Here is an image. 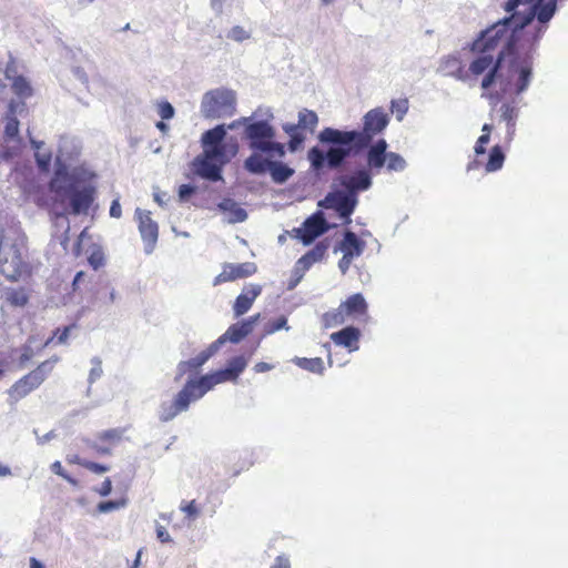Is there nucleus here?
<instances>
[{
	"instance_id": "f257e3e1",
	"label": "nucleus",
	"mask_w": 568,
	"mask_h": 568,
	"mask_svg": "<svg viewBox=\"0 0 568 568\" xmlns=\"http://www.w3.org/2000/svg\"><path fill=\"white\" fill-rule=\"evenodd\" d=\"M388 122V114L382 108H375L364 115L362 131L324 128L318 134V141L332 146L326 152L317 146L311 148L307 152L311 168L316 172L325 168L331 170L341 168L348 156L356 155L368 148L373 138L382 133Z\"/></svg>"
},
{
	"instance_id": "f03ea898",
	"label": "nucleus",
	"mask_w": 568,
	"mask_h": 568,
	"mask_svg": "<svg viewBox=\"0 0 568 568\" xmlns=\"http://www.w3.org/2000/svg\"><path fill=\"white\" fill-rule=\"evenodd\" d=\"M515 14L504 18L486 30H483L471 42L470 51L476 57H485L491 60V65L486 70L480 87L489 89L498 79L503 78L504 63L518 52L517 42L523 33L518 24L513 28Z\"/></svg>"
},
{
	"instance_id": "7ed1b4c3",
	"label": "nucleus",
	"mask_w": 568,
	"mask_h": 568,
	"mask_svg": "<svg viewBox=\"0 0 568 568\" xmlns=\"http://www.w3.org/2000/svg\"><path fill=\"white\" fill-rule=\"evenodd\" d=\"M246 365L247 362L244 356H236L229 362L224 369L189 379L171 402L161 403L159 419L163 423L174 419L181 413L186 412L191 403L202 398L216 384L235 381L245 369Z\"/></svg>"
},
{
	"instance_id": "20e7f679",
	"label": "nucleus",
	"mask_w": 568,
	"mask_h": 568,
	"mask_svg": "<svg viewBox=\"0 0 568 568\" xmlns=\"http://www.w3.org/2000/svg\"><path fill=\"white\" fill-rule=\"evenodd\" d=\"M226 135L224 124L205 131L202 134L201 143L203 152L193 162L195 172L210 181L222 180V169L239 152V144L235 139L223 143Z\"/></svg>"
},
{
	"instance_id": "39448f33",
	"label": "nucleus",
	"mask_w": 568,
	"mask_h": 568,
	"mask_svg": "<svg viewBox=\"0 0 568 568\" xmlns=\"http://www.w3.org/2000/svg\"><path fill=\"white\" fill-rule=\"evenodd\" d=\"M243 138L248 142L253 153L278 159L285 155L284 144L275 141V129L266 120L247 123Z\"/></svg>"
},
{
	"instance_id": "423d86ee",
	"label": "nucleus",
	"mask_w": 568,
	"mask_h": 568,
	"mask_svg": "<svg viewBox=\"0 0 568 568\" xmlns=\"http://www.w3.org/2000/svg\"><path fill=\"white\" fill-rule=\"evenodd\" d=\"M0 273L10 282L31 276L32 267L17 243L0 241Z\"/></svg>"
},
{
	"instance_id": "0eeeda50",
	"label": "nucleus",
	"mask_w": 568,
	"mask_h": 568,
	"mask_svg": "<svg viewBox=\"0 0 568 568\" xmlns=\"http://www.w3.org/2000/svg\"><path fill=\"white\" fill-rule=\"evenodd\" d=\"M58 357L40 363L34 369L16 381L8 389V399L11 405L17 404L33 390L39 388L51 374Z\"/></svg>"
},
{
	"instance_id": "6e6552de",
	"label": "nucleus",
	"mask_w": 568,
	"mask_h": 568,
	"mask_svg": "<svg viewBox=\"0 0 568 568\" xmlns=\"http://www.w3.org/2000/svg\"><path fill=\"white\" fill-rule=\"evenodd\" d=\"M368 318V305L361 293L348 296L338 308L326 312L322 316L323 325L326 328L342 325L347 320H359L366 322Z\"/></svg>"
},
{
	"instance_id": "1a4fd4ad",
	"label": "nucleus",
	"mask_w": 568,
	"mask_h": 568,
	"mask_svg": "<svg viewBox=\"0 0 568 568\" xmlns=\"http://www.w3.org/2000/svg\"><path fill=\"white\" fill-rule=\"evenodd\" d=\"M236 110L234 91L217 88L207 91L201 101V113L205 119H221L232 116Z\"/></svg>"
},
{
	"instance_id": "9d476101",
	"label": "nucleus",
	"mask_w": 568,
	"mask_h": 568,
	"mask_svg": "<svg viewBox=\"0 0 568 568\" xmlns=\"http://www.w3.org/2000/svg\"><path fill=\"white\" fill-rule=\"evenodd\" d=\"M491 65V60L485 57H476L473 59L468 68L463 65L462 60L456 55H448L443 61V69L447 74L463 82L477 79L485 75L486 70Z\"/></svg>"
},
{
	"instance_id": "9b49d317",
	"label": "nucleus",
	"mask_w": 568,
	"mask_h": 568,
	"mask_svg": "<svg viewBox=\"0 0 568 568\" xmlns=\"http://www.w3.org/2000/svg\"><path fill=\"white\" fill-rule=\"evenodd\" d=\"M244 168L253 174H262L270 171L275 183H284L294 174V170L288 165L278 161H272L268 158L264 159L257 153H252L244 161Z\"/></svg>"
},
{
	"instance_id": "f8f14e48",
	"label": "nucleus",
	"mask_w": 568,
	"mask_h": 568,
	"mask_svg": "<svg viewBox=\"0 0 568 568\" xmlns=\"http://www.w3.org/2000/svg\"><path fill=\"white\" fill-rule=\"evenodd\" d=\"M318 123L317 114L312 111L304 109L298 113V123H285L283 124V131L290 136L287 148L291 152H295L304 143L306 135L302 130H310L313 132Z\"/></svg>"
},
{
	"instance_id": "ddd939ff",
	"label": "nucleus",
	"mask_w": 568,
	"mask_h": 568,
	"mask_svg": "<svg viewBox=\"0 0 568 568\" xmlns=\"http://www.w3.org/2000/svg\"><path fill=\"white\" fill-rule=\"evenodd\" d=\"M357 204L358 197L346 194L343 191L329 192L325 199L318 203L322 207L336 211L339 217L345 220L346 224L352 222L351 215L354 213Z\"/></svg>"
},
{
	"instance_id": "4468645a",
	"label": "nucleus",
	"mask_w": 568,
	"mask_h": 568,
	"mask_svg": "<svg viewBox=\"0 0 568 568\" xmlns=\"http://www.w3.org/2000/svg\"><path fill=\"white\" fill-rule=\"evenodd\" d=\"M506 62H508L509 71L517 74L514 85L516 93L520 94L529 87L532 75V55L530 53H526L520 57L517 52Z\"/></svg>"
},
{
	"instance_id": "2eb2a0df",
	"label": "nucleus",
	"mask_w": 568,
	"mask_h": 568,
	"mask_svg": "<svg viewBox=\"0 0 568 568\" xmlns=\"http://www.w3.org/2000/svg\"><path fill=\"white\" fill-rule=\"evenodd\" d=\"M135 217L138 221L139 232L141 234L142 241L144 243L145 252L151 253L154 250L155 244L158 242L159 225L151 217L150 211L136 209Z\"/></svg>"
},
{
	"instance_id": "dca6fc26",
	"label": "nucleus",
	"mask_w": 568,
	"mask_h": 568,
	"mask_svg": "<svg viewBox=\"0 0 568 568\" xmlns=\"http://www.w3.org/2000/svg\"><path fill=\"white\" fill-rule=\"evenodd\" d=\"M49 190L53 194L52 196V209L61 207V211H57V216H63L65 214V199L74 190L73 184L69 182L67 174L57 173L49 183Z\"/></svg>"
},
{
	"instance_id": "f3484780",
	"label": "nucleus",
	"mask_w": 568,
	"mask_h": 568,
	"mask_svg": "<svg viewBox=\"0 0 568 568\" xmlns=\"http://www.w3.org/2000/svg\"><path fill=\"white\" fill-rule=\"evenodd\" d=\"M328 230L326 220L321 212L314 213L307 217L301 227L296 229V236L304 245H310L316 237Z\"/></svg>"
},
{
	"instance_id": "a211bd4d",
	"label": "nucleus",
	"mask_w": 568,
	"mask_h": 568,
	"mask_svg": "<svg viewBox=\"0 0 568 568\" xmlns=\"http://www.w3.org/2000/svg\"><path fill=\"white\" fill-rule=\"evenodd\" d=\"M256 272L257 266L253 262H244L240 264L225 263L222 272L214 277L213 285L246 278L254 275Z\"/></svg>"
},
{
	"instance_id": "6ab92c4d",
	"label": "nucleus",
	"mask_w": 568,
	"mask_h": 568,
	"mask_svg": "<svg viewBox=\"0 0 568 568\" xmlns=\"http://www.w3.org/2000/svg\"><path fill=\"white\" fill-rule=\"evenodd\" d=\"M338 184L345 189L346 194L358 197V193L372 186V178L367 170H357L353 174H345L338 178Z\"/></svg>"
},
{
	"instance_id": "aec40b11",
	"label": "nucleus",
	"mask_w": 568,
	"mask_h": 568,
	"mask_svg": "<svg viewBox=\"0 0 568 568\" xmlns=\"http://www.w3.org/2000/svg\"><path fill=\"white\" fill-rule=\"evenodd\" d=\"M258 318L260 314H256L248 317L247 320L232 324L226 329V332L213 343L216 344V347L219 349L221 345H223L227 341L232 343L241 342L244 337H246L248 334L253 332L254 325Z\"/></svg>"
},
{
	"instance_id": "412c9836",
	"label": "nucleus",
	"mask_w": 568,
	"mask_h": 568,
	"mask_svg": "<svg viewBox=\"0 0 568 568\" xmlns=\"http://www.w3.org/2000/svg\"><path fill=\"white\" fill-rule=\"evenodd\" d=\"M557 1L558 0H549L547 3H544V0L532 1L531 11L523 18V21L518 23V27L524 29L525 26L530 23L534 17H537V20L540 23H547L557 10Z\"/></svg>"
},
{
	"instance_id": "4be33fe9",
	"label": "nucleus",
	"mask_w": 568,
	"mask_h": 568,
	"mask_svg": "<svg viewBox=\"0 0 568 568\" xmlns=\"http://www.w3.org/2000/svg\"><path fill=\"white\" fill-rule=\"evenodd\" d=\"M361 331L354 326H346L338 332L331 334V339L337 346H343L349 352L359 348Z\"/></svg>"
},
{
	"instance_id": "5701e85b",
	"label": "nucleus",
	"mask_w": 568,
	"mask_h": 568,
	"mask_svg": "<svg viewBox=\"0 0 568 568\" xmlns=\"http://www.w3.org/2000/svg\"><path fill=\"white\" fill-rule=\"evenodd\" d=\"M217 351L216 344L212 343L195 357L180 362L178 365L179 376L197 372Z\"/></svg>"
},
{
	"instance_id": "b1692460",
	"label": "nucleus",
	"mask_w": 568,
	"mask_h": 568,
	"mask_svg": "<svg viewBox=\"0 0 568 568\" xmlns=\"http://www.w3.org/2000/svg\"><path fill=\"white\" fill-rule=\"evenodd\" d=\"M71 204V213L77 215L80 213H88L94 200V190L92 187H84L82 190H73L69 195Z\"/></svg>"
},
{
	"instance_id": "393cba45",
	"label": "nucleus",
	"mask_w": 568,
	"mask_h": 568,
	"mask_svg": "<svg viewBox=\"0 0 568 568\" xmlns=\"http://www.w3.org/2000/svg\"><path fill=\"white\" fill-rule=\"evenodd\" d=\"M329 247V240L325 239L315 244L313 248L298 258L297 264L302 270H308L313 264L323 261Z\"/></svg>"
},
{
	"instance_id": "a878e982",
	"label": "nucleus",
	"mask_w": 568,
	"mask_h": 568,
	"mask_svg": "<svg viewBox=\"0 0 568 568\" xmlns=\"http://www.w3.org/2000/svg\"><path fill=\"white\" fill-rule=\"evenodd\" d=\"M262 287L260 285H250L240 294L233 305L235 316L245 314L253 305L256 297L261 294Z\"/></svg>"
},
{
	"instance_id": "bb28decb",
	"label": "nucleus",
	"mask_w": 568,
	"mask_h": 568,
	"mask_svg": "<svg viewBox=\"0 0 568 568\" xmlns=\"http://www.w3.org/2000/svg\"><path fill=\"white\" fill-rule=\"evenodd\" d=\"M29 290L19 287H6L1 293L2 302L10 307H24L29 303Z\"/></svg>"
},
{
	"instance_id": "cd10ccee",
	"label": "nucleus",
	"mask_w": 568,
	"mask_h": 568,
	"mask_svg": "<svg viewBox=\"0 0 568 568\" xmlns=\"http://www.w3.org/2000/svg\"><path fill=\"white\" fill-rule=\"evenodd\" d=\"M369 149L367 151V165L372 170H379L384 166L386 162V150H387V142L384 139H379L376 141L373 145H368Z\"/></svg>"
},
{
	"instance_id": "c85d7f7f",
	"label": "nucleus",
	"mask_w": 568,
	"mask_h": 568,
	"mask_svg": "<svg viewBox=\"0 0 568 568\" xmlns=\"http://www.w3.org/2000/svg\"><path fill=\"white\" fill-rule=\"evenodd\" d=\"M26 110V103L24 102H17L14 100H11L8 104V112H7V123L4 128V134L12 139L16 138L19 133V121L17 119V113H21Z\"/></svg>"
},
{
	"instance_id": "c756f323",
	"label": "nucleus",
	"mask_w": 568,
	"mask_h": 568,
	"mask_svg": "<svg viewBox=\"0 0 568 568\" xmlns=\"http://www.w3.org/2000/svg\"><path fill=\"white\" fill-rule=\"evenodd\" d=\"M366 246V243L361 240L354 232L346 231L343 240L339 243V250L344 253H351V257H358L362 255Z\"/></svg>"
},
{
	"instance_id": "7c9ffc66",
	"label": "nucleus",
	"mask_w": 568,
	"mask_h": 568,
	"mask_svg": "<svg viewBox=\"0 0 568 568\" xmlns=\"http://www.w3.org/2000/svg\"><path fill=\"white\" fill-rule=\"evenodd\" d=\"M500 111L501 120L505 121L507 125V143H510L516 131L517 109L509 103H504Z\"/></svg>"
},
{
	"instance_id": "2f4dec72",
	"label": "nucleus",
	"mask_w": 568,
	"mask_h": 568,
	"mask_svg": "<svg viewBox=\"0 0 568 568\" xmlns=\"http://www.w3.org/2000/svg\"><path fill=\"white\" fill-rule=\"evenodd\" d=\"M11 90L21 101L24 102L26 99L32 97L33 88L31 87L29 80L23 75L16 77L13 81H11Z\"/></svg>"
},
{
	"instance_id": "473e14b6",
	"label": "nucleus",
	"mask_w": 568,
	"mask_h": 568,
	"mask_svg": "<svg viewBox=\"0 0 568 568\" xmlns=\"http://www.w3.org/2000/svg\"><path fill=\"white\" fill-rule=\"evenodd\" d=\"M293 363L297 365L300 368L305 369L311 373L322 375L324 373V362L321 357L306 358V357H295Z\"/></svg>"
},
{
	"instance_id": "72a5a7b5",
	"label": "nucleus",
	"mask_w": 568,
	"mask_h": 568,
	"mask_svg": "<svg viewBox=\"0 0 568 568\" xmlns=\"http://www.w3.org/2000/svg\"><path fill=\"white\" fill-rule=\"evenodd\" d=\"M505 154L499 145H495L489 153L487 163L485 164L486 172H496L504 165Z\"/></svg>"
},
{
	"instance_id": "f704fd0d",
	"label": "nucleus",
	"mask_w": 568,
	"mask_h": 568,
	"mask_svg": "<svg viewBox=\"0 0 568 568\" xmlns=\"http://www.w3.org/2000/svg\"><path fill=\"white\" fill-rule=\"evenodd\" d=\"M219 207L222 211L232 212L234 214L235 222H243L247 217L246 211L231 199H224L221 203H219Z\"/></svg>"
},
{
	"instance_id": "c9c22d12",
	"label": "nucleus",
	"mask_w": 568,
	"mask_h": 568,
	"mask_svg": "<svg viewBox=\"0 0 568 568\" xmlns=\"http://www.w3.org/2000/svg\"><path fill=\"white\" fill-rule=\"evenodd\" d=\"M125 428L106 429L98 434V439L102 443L113 445L115 443H119L123 438Z\"/></svg>"
},
{
	"instance_id": "e433bc0d",
	"label": "nucleus",
	"mask_w": 568,
	"mask_h": 568,
	"mask_svg": "<svg viewBox=\"0 0 568 568\" xmlns=\"http://www.w3.org/2000/svg\"><path fill=\"white\" fill-rule=\"evenodd\" d=\"M280 329H290V326L287 325V318L286 316L282 315L275 320L268 321L264 326L263 335H271Z\"/></svg>"
},
{
	"instance_id": "4c0bfd02",
	"label": "nucleus",
	"mask_w": 568,
	"mask_h": 568,
	"mask_svg": "<svg viewBox=\"0 0 568 568\" xmlns=\"http://www.w3.org/2000/svg\"><path fill=\"white\" fill-rule=\"evenodd\" d=\"M74 327H75V325L72 324V325L64 326L63 328H57L53 332V335L45 341L44 346H49L50 344H52L54 342V339H57V344H64L69 338L70 332Z\"/></svg>"
},
{
	"instance_id": "58836bf2",
	"label": "nucleus",
	"mask_w": 568,
	"mask_h": 568,
	"mask_svg": "<svg viewBox=\"0 0 568 568\" xmlns=\"http://www.w3.org/2000/svg\"><path fill=\"white\" fill-rule=\"evenodd\" d=\"M385 163L388 171H403L406 166L403 156L395 152L387 153Z\"/></svg>"
},
{
	"instance_id": "ea45409f",
	"label": "nucleus",
	"mask_w": 568,
	"mask_h": 568,
	"mask_svg": "<svg viewBox=\"0 0 568 568\" xmlns=\"http://www.w3.org/2000/svg\"><path fill=\"white\" fill-rule=\"evenodd\" d=\"M104 253L99 245H93L92 251L88 257V262L93 270H99L104 265Z\"/></svg>"
},
{
	"instance_id": "a19ab883",
	"label": "nucleus",
	"mask_w": 568,
	"mask_h": 568,
	"mask_svg": "<svg viewBox=\"0 0 568 568\" xmlns=\"http://www.w3.org/2000/svg\"><path fill=\"white\" fill-rule=\"evenodd\" d=\"M125 504V499L102 501L98 505V510L100 513H110L124 507Z\"/></svg>"
},
{
	"instance_id": "79ce46f5",
	"label": "nucleus",
	"mask_w": 568,
	"mask_h": 568,
	"mask_svg": "<svg viewBox=\"0 0 568 568\" xmlns=\"http://www.w3.org/2000/svg\"><path fill=\"white\" fill-rule=\"evenodd\" d=\"M51 470L57 474L58 476L62 477L63 479H65L68 483H70L71 485L73 486H77L78 485V480L73 477H71L62 467L61 463L59 460L54 462L52 465H51Z\"/></svg>"
},
{
	"instance_id": "37998d69",
	"label": "nucleus",
	"mask_w": 568,
	"mask_h": 568,
	"mask_svg": "<svg viewBox=\"0 0 568 568\" xmlns=\"http://www.w3.org/2000/svg\"><path fill=\"white\" fill-rule=\"evenodd\" d=\"M158 113L162 120H170L174 116V108L168 101H162L158 105Z\"/></svg>"
},
{
	"instance_id": "c03bdc74",
	"label": "nucleus",
	"mask_w": 568,
	"mask_h": 568,
	"mask_svg": "<svg viewBox=\"0 0 568 568\" xmlns=\"http://www.w3.org/2000/svg\"><path fill=\"white\" fill-rule=\"evenodd\" d=\"M407 110H408V101L406 99L392 101V111L397 113L398 120L403 119V116L407 112Z\"/></svg>"
},
{
	"instance_id": "a18cd8bd",
	"label": "nucleus",
	"mask_w": 568,
	"mask_h": 568,
	"mask_svg": "<svg viewBox=\"0 0 568 568\" xmlns=\"http://www.w3.org/2000/svg\"><path fill=\"white\" fill-rule=\"evenodd\" d=\"M229 37L234 41L242 42L250 38V32H247L243 27L235 26L231 29Z\"/></svg>"
},
{
	"instance_id": "49530a36",
	"label": "nucleus",
	"mask_w": 568,
	"mask_h": 568,
	"mask_svg": "<svg viewBox=\"0 0 568 568\" xmlns=\"http://www.w3.org/2000/svg\"><path fill=\"white\" fill-rule=\"evenodd\" d=\"M4 77L6 79L10 80V81H13V79L16 77H20L18 74V64H17V61L14 59H10L7 64H6V69H4Z\"/></svg>"
},
{
	"instance_id": "de8ad7c7",
	"label": "nucleus",
	"mask_w": 568,
	"mask_h": 568,
	"mask_svg": "<svg viewBox=\"0 0 568 568\" xmlns=\"http://www.w3.org/2000/svg\"><path fill=\"white\" fill-rule=\"evenodd\" d=\"M83 468L94 473V474H103L106 473L110 467L108 465L99 464L95 462L87 460L83 463Z\"/></svg>"
},
{
	"instance_id": "09e8293b",
	"label": "nucleus",
	"mask_w": 568,
	"mask_h": 568,
	"mask_svg": "<svg viewBox=\"0 0 568 568\" xmlns=\"http://www.w3.org/2000/svg\"><path fill=\"white\" fill-rule=\"evenodd\" d=\"M489 140H490V136L488 135V133H483L477 139V142L475 144V153L477 155L485 154V152H486L485 145L489 142Z\"/></svg>"
},
{
	"instance_id": "8fccbe9b",
	"label": "nucleus",
	"mask_w": 568,
	"mask_h": 568,
	"mask_svg": "<svg viewBox=\"0 0 568 568\" xmlns=\"http://www.w3.org/2000/svg\"><path fill=\"white\" fill-rule=\"evenodd\" d=\"M252 122V118L251 116H242V118H239L236 120H234L233 122H231L227 128L230 130H235L240 126H244V129L246 128L247 123H251Z\"/></svg>"
},
{
	"instance_id": "3c124183",
	"label": "nucleus",
	"mask_w": 568,
	"mask_h": 568,
	"mask_svg": "<svg viewBox=\"0 0 568 568\" xmlns=\"http://www.w3.org/2000/svg\"><path fill=\"white\" fill-rule=\"evenodd\" d=\"M112 491V481L111 479L108 477L103 480V483L101 484V486L97 489V493L100 495V496H108L110 493Z\"/></svg>"
},
{
	"instance_id": "603ef678",
	"label": "nucleus",
	"mask_w": 568,
	"mask_h": 568,
	"mask_svg": "<svg viewBox=\"0 0 568 568\" xmlns=\"http://www.w3.org/2000/svg\"><path fill=\"white\" fill-rule=\"evenodd\" d=\"M182 510L189 516V517H195L197 516L199 514V509H197V506H196V503L195 500H191L189 503H186L183 507H182Z\"/></svg>"
},
{
	"instance_id": "864d4df0",
	"label": "nucleus",
	"mask_w": 568,
	"mask_h": 568,
	"mask_svg": "<svg viewBox=\"0 0 568 568\" xmlns=\"http://www.w3.org/2000/svg\"><path fill=\"white\" fill-rule=\"evenodd\" d=\"M354 257H351V253L344 254L342 258L338 262V267L342 271V273H346V271L349 268V265L352 264Z\"/></svg>"
},
{
	"instance_id": "5fc2aeb1",
	"label": "nucleus",
	"mask_w": 568,
	"mask_h": 568,
	"mask_svg": "<svg viewBox=\"0 0 568 568\" xmlns=\"http://www.w3.org/2000/svg\"><path fill=\"white\" fill-rule=\"evenodd\" d=\"M271 568H291L290 559L284 555L277 556Z\"/></svg>"
},
{
	"instance_id": "6e6d98bb",
	"label": "nucleus",
	"mask_w": 568,
	"mask_h": 568,
	"mask_svg": "<svg viewBox=\"0 0 568 568\" xmlns=\"http://www.w3.org/2000/svg\"><path fill=\"white\" fill-rule=\"evenodd\" d=\"M156 537L161 542H170L171 541L170 534L168 532L165 527L161 526V525L156 527Z\"/></svg>"
},
{
	"instance_id": "4d7b16f0",
	"label": "nucleus",
	"mask_w": 568,
	"mask_h": 568,
	"mask_svg": "<svg viewBox=\"0 0 568 568\" xmlns=\"http://www.w3.org/2000/svg\"><path fill=\"white\" fill-rule=\"evenodd\" d=\"M36 156L39 168H41L42 170H48L51 162V154L40 155L39 153H37Z\"/></svg>"
},
{
	"instance_id": "13d9d810",
	"label": "nucleus",
	"mask_w": 568,
	"mask_h": 568,
	"mask_svg": "<svg viewBox=\"0 0 568 568\" xmlns=\"http://www.w3.org/2000/svg\"><path fill=\"white\" fill-rule=\"evenodd\" d=\"M33 356V352L31 349L30 346H26L23 348V352L22 354L20 355V358H19V363H20V366H24L26 363H28Z\"/></svg>"
},
{
	"instance_id": "bf43d9fd",
	"label": "nucleus",
	"mask_w": 568,
	"mask_h": 568,
	"mask_svg": "<svg viewBox=\"0 0 568 568\" xmlns=\"http://www.w3.org/2000/svg\"><path fill=\"white\" fill-rule=\"evenodd\" d=\"M87 236V229H84L80 235L78 236V241L77 243L74 244V247H73V254L78 257L81 255V245H82V242L84 240V237Z\"/></svg>"
},
{
	"instance_id": "052dcab7",
	"label": "nucleus",
	"mask_w": 568,
	"mask_h": 568,
	"mask_svg": "<svg viewBox=\"0 0 568 568\" xmlns=\"http://www.w3.org/2000/svg\"><path fill=\"white\" fill-rule=\"evenodd\" d=\"M110 215L112 217H115V219H119L121 217L122 215V209H121V205L119 203L118 200H114L112 203H111V206H110Z\"/></svg>"
},
{
	"instance_id": "680f3d73",
	"label": "nucleus",
	"mask_w": 568,
	"mask_h": 568,
	"mask_svg": "<svg viewBox=\"0 0 568 568\" xmlns=\"http://www.w3.org/2000/svg\"><path fill=\"white\" fill-rule=\"evenodd\" d=\"M194 192V187L189 184H182L179 187V196L182 200H185L189 195H191Z\"/></svg>"
},
{
	"instance_id": "e2e57ef3",
	"label": "nucleus",
	"mask_w": 568,
	"mask_h": 568,
	"mask_svg": "<svg viewBox=\"0 0 568 568\" xmlns=\"http://www.w3.org/2000/svg\"><path fill=\"white\" fill-rule=\"evenodd\" d=\"M274 366L272 364L265 363V362H258L254 365L253 369L255 373H265L273 368Z\"/></svg>"
},
{
	"instance_id": "0e129e2a",
	"label": "nucleus",
	"mask_w": 568,
	"mask_h": 568,
	"mask_svg": "<svg viewBox=\"0 0 568 568\" xmlns=\"http://www.w3.org/2000/svg\"><path fill=\"white\" fill-rule=\"evenodd\" d=\"M65 460L69 463V464H74V465H80L83 467V463L87 462V459H83L81 458L79 455L77 454H73V455H68Z\"/></svg>"
},
{
	"instance_id": "69168bd1",
	"label": "nucleus",
	"mask_w": 568,
	"mask_h": 568,
	"mask_svg": "<svg viewBox=\"0 0 568 568\" xmlns=\"http://www.w3.org/2000/svg\"><path fill=\"white\" fill-rule=\"evenodd\" d=\"M12 158V152L7 146L0 148V161H8Z\"/></svg>"
},
{
	"instance_id": "338daca9",
	"label": "nucleus",
	"mask_w": 568,
	"mask_h": 568,
	"mask_svg": "<svg viewBox=\"0 0 568 568\" xmlns=\"http://www.w3.org/2000/svg\"><path fill=\"white\" fill-rule=\"evenodd\" d=\"M11 474V470L8 466L0 464V477H6Z\"/></svg>"
},
{
	"instance_id": "774afa93",
	"label": "nucleus",
	"mask_w": 568,
	"mask_h": 568,
	"mask_svg": "<svg viewBox=\"0 0 568 568\" xmlns=\"http://www.w3.org/2000/svg\"><path fill=\"white\" fill-rule=\"evenodd\" d=\"M30 568H44V566L34 557L30 558Z\"/></svg>"
}]
</instances>
